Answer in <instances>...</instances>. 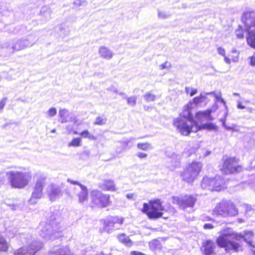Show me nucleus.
Returning a JSON list of instances; mask_svg holds the SVG:
<instances>
[{
  "instance_id": "obj_1",
  "label": "nucleus",
  "mask_w": 255,
  "mask_h": 255,
  "mask_svg": "<svg viewBox=\"0 0 255 255\" xmlns=\"http://www.w3.org/2000/svg\"><path fill=\"white\" fill-rule=\"evenodd\" d=\"M216 240L218 246L224 249L225 252L238 253L242 251V241L245 240V236L249 232L246 231L243 234L233 232H227V229L223 231Z\"/></svg>"
},
{
  "instance_id": "obj_2",
  "label": "nucleus",
  "mask_w": 255,
  "mask_h": 255,
  "mask_svg": "<svg viewBox=\"0 0 255 255\" xmlns=\"http://www.w3.org/2000/svg\"><path fill=\"white\" fill-rule=\"evenodd\" d=\"M164 210L162 202L159 199L150 200L147 203H144L141 209L142 213L145 214L150 220H156L163 218ZM167 219V217H163Z\"/></svg>"
},
{
  "instance_id": "obj_3",
  "label": "nucleus",
  "mask_w": 255,
  "mask_h": 255,
  "mask_svg": "<svg viewBox=\"0 0 255 255\" xmlns=\"http://www.w3.org/2000/svg\"><path fill=\"white\" fill-rule=\"evenodd\" d=\"M239 213L235 204L230 200L223 199L218 202L212 210V214L226 218L237 216Z\"/></svg>"
},
{
  "instance_id": "obj_4",
  "label": "nucleus",
  "mask_w": 255,
  "mask_h": 255,
  "mask_svg": "<svg viewBox=\"0 0 255 255\" xmlns=\"http://www.w3.org/2000/svg\"><path fill=\"white\" fill-rule=\"evenodd\" d=\"M202 169V164L193 161L184 168L180 173V176L184 182L192 184L199 177Z\"/></svg>"
},
{
  "instance_id": "obj_5",
  "label": "nucleus",
  "mask_w": 255,
  "mask_h": 255,
  "mask_svg": "<svg viewBox=\"0 0 255 255\" xmlns=\"http://www.w3.org/2000/svg\"><path fill=\"white\" fill-rule=\"evenodd\" d=\"M110 195L97 189L91 191L89 206L91 208H105L112 204Z\"/></svg>"
},
{
  "instance_id": "obj_6",
  "label": "nucleus",
  "mask_w": 255,
  "mask_h": 255,
  "mask_svg": "<svg viewBox=\"0 0 255 255\" xmlns=\"http://www.w3.org/2000/svg\"><path fill=\"white\" fill-rule=\"evenodd\" d=\"M242 20L248 32V35L247 37V43L251 47L255 49V12L244 13Z\"/></svg>"
},
{
  "instance_id": "obj_7",
  "label": "nucleus",
  "mask_w": 255,
  "mask_h": 255,
  "mask_svg": "<svg viewBox=\"0 0 255 255\" xmlns=\"http://www.w3.org/2000/svg\"><path fill=\"white\" fill-rule=\"evenodd\" d=\"M201 186L203 189L216 192H221L227 188L226 180L220 176H216L213 178L204 177Z\"/></svg>"
},
{
  "instance_id": "obj_8",
  "label": "nucleus",
  "mask_w": 255,
  "mask_h": 255,
  "mask_svg": "<svg viewBox=\"0 0 255 255\" xmlns=\"http://www.w3.org/2000/svg\"><path fill=\"white\" fill-rule=\"evenodd\" d=\"M9 182L12 187L22 188L26 186L31 178L30 172L9 171L6 173Z\"/></svg>"
},
{
  "instance_id": "obj_9",
  "label": "nucleus",
  "mask_w": 255,
  "mask_h": 255,
  "mask_svg": "<svg viewBox=\"0 0 255 255\" xmlns=\"http://www.w3.org/2000/svg\"><path fill=\"white\" fill-rule=\"evenodd\" d=\"M195 123H197L195 121L191 122L181 118H176L173 121V126L184 136H188L191 132H194Z\"/></svg>"
},
{
  "instance_id": "obj_10",
  "label": "nucleus",
  "mask_w": 255,
  "mask_h": 255,
  "mask_svg": "<svg viewBox=\"0 0 255 255\" xmlns=\"http://www.w3.org/2000/svg\"><path fill=\"white\" fill-rule=\"evenodd\" d=\"M239 159L235 157H230L224 160L220 170L224 175L237 174L243 170L239 164Z\"/></svg>"
},
{
  "instance_id": "obj_11",
  "label": "nucleus",
  "mask_w": 255,
  "mask_h": 255,
  "mask_svg": "<svg viewBox=\"0 0 255 255\" xmlns=\"http://www.w3.org/2000/svg\"><path fill=\"white\" fill-rule=\"evenodd\" d=\"M124 218L119 216H110L102 221L103 231L110 233L114 230L119 229L123 225Z\"/></svg>"
},
{
  "instance_id": "obj_12",
  "label": "nucleus",
  "mask_w": 255,
  "mask_h": 255,
  "mask_svg": "<svg viewBox=\"0 0 255 255\" xmlns=\"http://www.w3.org/2000/svg\"><path fill=\"white\" fill-rule=\"evenodd\" d=\"M173 202L177 204L183 210L187 208H192L196 201V197L193 195L185 194L182 197L174 196L172 197Z\"/></svg>"
},
{
  "instance_id": "obj_13",
  "label": "nucleus",
  "mask_w": 255,
  "mask_h": 255,
  "mask_svg": "<svg viewBox=\"0 0 255 255\" xmlns=\"http://www.w3.org/2000/svg\"><path fill=\"white\" fill-rule=\"evenodd\" d=\"M46 178L45 177H40L36 180L30 200L33 199H38L41 198L44 187L46 183Z\"/></svg>"
},
{
  "instance_id": "obj_14",
  "label": "nucleus",
  "mask_w": 255,
  "mask_h": 255,
  "mask_svg": "<svg viewBox=\"0 0 255 255\" xmlns=\"http://www.w3.org/2000/svg\"><path fill=\"white\" fill-rule=\"evenodd\" d=\"M216 248V244L212 240H208L202 243L201 251L203 255H214Z\"/></svg>"
},
{
  "instance_id": "obj_15",
  "label": "nucleus",
  "mask_w": 255,
  "mask_h": 255,
  "mask_svg": "<svg viewBox=\"0 0 255 255\" xmlns=\"http://www.w3.org/2000/svg\"><path fill=\"white\" fill-rule=\"evenodd\" d=\"M39 249L32 245L21 247L15 250L14 255H35Z\"/></svg>"
},
{
  "instance_id": "obj_16",
  "label": "nucleus",
  "mask_w": 255,
  "mask_h": 255,
  "mask_svg": "<svg viewBox=\"0 0 255 255\" xmlns=\"http://www.w3.org/2000/svg\"><path fill=\"white\" fill-rule=\"evenodd\" d=\"M213 111L211 109H207L204 111H199L195 113V117L197 122H202L204 121H211L213 120V118L211 116V114Z\"/></svg>"
},
{
  "instance_id": "obj_17",
  "label": "nucleus",
  "mask_w": 255,
  "mask_h": 255,
  "mask_svg": "<svg viewBox=\"0 0 255 255\" xmlns=\"http://www.w3.org/2000/svg\"><path fill=\"white\" fill-rule=\"evenodd\" d=\"M190 103H187L183 107L182 113L179 115L178 118L188 120L191 122H194V120L192 113L193 106L190 105Z\"/></svg>"
},
{
  "instance_id": "obj_18",
  "label": "nucleus",
  "mask_w": 255,
  "mask_h": 255,
  "mask_svg": "<svg viewBox=\"0 0 255 255\" xmlns=\"http://www.w3.org/2000/svg\"><path fill=\"white\" fill-rule=\"evenodd\" d=\"M118 241L128 248H130L133 245V242L125 233H120L117 236Z\"/></svg>"
},
{
  "instance_id": "obj_19",
  "label": "nucleus",
  "mask_w": 255,
  "mask_h": 255,
  "mask_svg": "<svg viewBox=\"0 0 255 255\" xmlns=\"http://www.w3.org/2000/svg\"><path fill=\"white\" fill-rule=\"evenodd\" d=\"M61 194V191L59 187H56L53 184L50 185V191L48 196L51 201H54Z\"/></svg>"
},
{
  "instance_id": "obj_20",
  "label": "nucleus",
  "mask_w": 255,
  "mask_h": 255,
  "mask_svg": "<svg viewBox=\"0 0 255 255\" xmlns=\"http://www.w3.org/2000/svg\"><path fill=\"white\" fill-rule=\"evenodd\" d=\"M82 191L78 194V201L81 204L88 201V189L86 186L81 188Z\"/></svg>"
},
{
  "instance_id": "obj_21",
  "label": "nucleus",
  "mask_w": 255,
  "mask_h": 255,
  "mask_svg": "<svg viewBox=\"0 0 255 255\" xmlns=\"http://www.w3.org/2000/svg\"><path fill=\"white\" fill-rule=\"evenodd\" d=\"M105 191L116 190V185L112 180H105L102 185L101 186Z\"/></svg>"
},
{
  "instance_id": "obj_22",
  "label": "nucleus",
  "mask_w": 255,
  "mask_h": 255,
  "mask_svg": "<svg viewBox=\"0 0 255 255\" xmlns=\"http://www.w3.org/2000/svg\"><path fill=\"white\" fill-rule=\"evenodd\" d=\"M216 128V126L215 125L209 123V124H204L201 125H199L197 123H195V129H194V132H196L199 130L207 129H214Z\"/></svg>"
},
{
  "instance_id": "obj_23",
  "label": "nucleus",
  "mask_w": 255,
  "mask_h": 255,
  "mask_svg": "<svg viewBox=\"0 0 255 255\" xmlns=\"http://www.w3.org/2000/svg\"><path fill=\"white\" fill-rule=\"evenodd\" d=\"M100 56L105 59H111L113 56L112 52L106 47L102 46L99 49Z\"/></svg>"
},
{
  "instance_id": "obj_24",
  "label": "nucleus",
  "mask_w": 255,
  "mask_h": 255,
  "mask_svg": "<svg viewBox=\"0 0 255 255\" xmlns=\"http://www.w3.org/2000/svg\"><path fill=\"white\" fill-rule=\"evenodd\" d=\"M68 111L66 109H61L59 110V121L61 123H67L68 121L69 117Z\"/></svg>"
},
{
  "instance_id": "obj_25",
  "label": "nucleus",
  "mask_w": 255,
  "mask_h": 255,
  "mask_svg": "<svg viewBox=\"0 0 255 255\" xmlns=\"http://www.w3.org/2000/svg\"><path fill=\"white\" fill-rule=\"evenodd\" d=\"M79 134L81 137L87 138L90 140H96L97 139V136L91 134L88 129H85L82 131Z\"/></svg>"
},
{
  "instance_id": "obj_26",
  "label": "nucleus",
  "mask_w": 255,
  "mask_h": 255,
  "mask_svg": "<svg viewBox=\"0 0 255 255\" xmlns=\"http://www.w3.org/2000/svg\"><path fill=\"white\" fill-rule=\"evenodd\" d=\"M205 99V96L200 95L199 96L194 97L192 100L189 101L188 103H190V105L192 106H193L194 105L197 106L198 105L202 103Z\"/></svg>"
},
{
  "instance_id": "obj_27",
  "label": "nucleus",
  "mask_w": 255,
  "mask_h": 255,
  "mask_svg": "<svg viewBox=\"0 0 255 255\" xmlns=\"http://www.w3.org/2000/svg\"><path fill=\"white\" fill-rule=\"evenodd\" d=\"M8 249V246L5 239L1 236H0V252H6Z\"/></svg>"
},
{
  "instance_id": "obj_28",
  "label": "nucleus",
  "mask_w": 255,
  "mask_h": 255,
  "mask_svg": "<svg viewBox=\"0 0 255 255\" xmlns=\"http://www.w3.org/2000/svg\"><path fill=\"white\" fill-rule=\"evenodd\" d=\"M82 139L81 137H75L73 138L71 141L68 143V146L77 147L81 145Z\"/></svg>"
},
{
  "instance_id": "obj_29",
  "label": "nucleus",
  "mask_w": 255,
  "mask_h": 255,
  "mask_svg": "<svg viewBox=\"0 0 255 255\" xmlns=\"http://www.w3.org/2000/svg\"><path fill=\"white\" fill-rule=\"evenodd\" d=\"M106 118L104 117L99 116L96 118L95 121L94 123L95 125L102 126L106 124Z\"/></svg>"
},
{
  "instance_id": "obj_30",
  "label": "nucleus",
  "mask_w": 255,
  "mask_h": 255,
  "mask_svg": "<svg viewBox=\"0 0 255 255\" xmlns=\"http://www.w3.org/2000/svg\"><path fill=\"white\" fill-rule=\"evenodd\" d=\"M137 147L140 150H147L150 147V144L148 142L138 143L137 144Z\"/></svg>"
},
{
  "instance_id": "obj_31",
  "label": "nucleus",
  "mask_w": 255,
  "mask_h": 255,
  "mask_svg": "<svg viewBox=\"0 0 255 255\" xmlns=\"http://www.w3.org/2000/svg\"><path fill=\"white\" fill-rule=\"evenodd\" d=\"M144 98L147 102L154 101L156 99V96L150 92H148L144 95Z\"/></svg>"
},
{
  "instance_id": "obj_32",
  "label": "nucleus",
  "mask_w": 255,
  "mask_h": 255,
  "mask_svg": "<svg viewBox=\"0 0 255 255\" xmlns=\"http://www.w3.org/2000/svg\"><path fill=\"white\" fill-rule=\"evenodd\" d=\"M127 103L131 106H134L136 103V97L135 96H131L127 98Z\"/></svg>"
},
{
  "instance_id": "obj_33",
  "label": "nucleus",
  "mask_w": 255,
  "mask_h": 255,
  "mask_svg": "<svg viewBox=\"0 0 255 255\" xmlns=\"http://www.w3.org/2000/svg\"><path fill=\"white\" fill-rule=\"evenodd\" d=\"M185 91L187 95H189L191 97L194 96L197 93V90L196 89H190L189 87H185Z\"/></svg>"
},
{
  "instance_id": "obj_34",
  "label": "nucleus",
  "mask_w": 255,
  "mask_h": 255,
  "mask_svg": "<svg viewBox=\"0 0 255 255\" xmlns=\"http://www.w3.org/2000/svg\"><path fill=\"white\" fill-rule=\"evenodd\" d=\"M57 113V110L55 108H51L47 111L48 116L50 117H52L56 115Z\"/></svg>"
},
{
  "instance_id": "obj_35",
  "label": "nucleus",
  "mask_w": 255,
  "mask_h": 255,
  "mask_svg": "<svg viewBox=\"0 0 255 255\" xmlns=\"http://www.w3.org/2000/svg\"><path fill=\"white\" fill-rule=\"evenodd\" d=\"M171 67V64L167 61H166L164 63L159 65V67L161 70H163L164 69L170 68Z\"/></svg>"
},
{
  "instance_id": "obj_36",
  "label": "nucleus",
  "mask_w": 255,
  "mask_h": 255,
  "mask_svg": "<svg viewBox=\"0 0 255 255\" xmlns=\"http://www.w3.org/2000/svg\"><path fill=\"white\" fill-rule=\"evenodd\" d=\"M67 181L73 185H77L79 186L81 188H83V187L84 186V185H82L78 181L72 180L70 179H68Z\"/></svg>"
},
{
  "instance_id": "obj_37",
  "label": "nucleus",
  "mask_w": 255,
  "mask_h": 255,
  "mask_svg": "<svg viewBox=\"0 0 255 255\" xmlns=\"http://www.w3.org/2000/svg\"><path fill=\"white\" fill-rule=\"evenodd\" d=\"M7 100V98L4 97L0 101V112L3 109L5 105L6 101Z\"/></svg>"
},
{
  "instance_id": "obj_38",
  "label": "nucleus",
  "mask_w": 255,
  "mask_h": 255,
  "mask_svg": "<svg viewBox=\"0 0 255 255\" xmlns=\"http://www.w3.org/2000/svg\"><path fill=\"white\" fill-rule=\"evenodd\" d=\"M224 60H225V62L227 63V64H230L231 60H232L234 62L237 61L238 60V57H237L235 58H232V59H231L229 58H228L226 56H225Z\"/></svg>"
},
{
  "instance_id": "obj_39",
  "label": "nucleus",
  "mask_w": 255,
  "mask_h": 255,
  "mask_svg": "<svg viewBox=\"0 0 255 255\" xmlns=\"http://www.w3.org/2000/svg\"><path fill=\"white\" fill-rule=\"evenodd\" d=\"M236 35L239 38H242L244 37V34L242 33V30L241 28H239L236 30Z\"/></svg>"
},
{
  "instance_id": "obj_40",
  "label": "nucleus",
  "mask_w": 255,
  "mask_h": 255,
  "mask_svg": "<svg viewBox=\"0 0 255 255\" xmlns=\"http://www.w3.org/2000/svg\"><path fill=\"white\" fill-rule=\"evenodd\" d=\"M217 50L219 54L223 56L224 57L225 56L226 51L224 48L220 47L218 48Z\"/></svg>"
},
{
  "instance_id": "obj_41",
  "label": "nucleus",
  "mask_w": 255,
  "mask_h": 255,
  "mask_svg": "<svg viewBox=\"0 0 255 255\" xmlns=\"http://www.w3.org/2000/svg\"><path fill=\"white\" fill-rule=\"evenodd\" d=\"M56 219V216L54 213H53L52 215L47 219V221L49 224H51L52 222L55 221Z\"/></svg>"
},
{
  "instance_id": "obj_42",
  "label": "nucleus",
  "mask_w": 255,
  "mask_h": 255,
  "mask_svg": "<svg viewBox=\"0 0 255 255\" xmlns=\"http://www.w3.org/2000/svg\"><path fill=\"white\" fill-rule=\"evenodd\" d=\"M214 228V226L211 224H205L203 226V228L205 230L212 229Z\"/></svg>"
},
{
  "instance_id": "obj_43",
  "label": "nucleus",
  "mask_w": 255,
  "mask_h": 255,
  "mask_svg": "<svg viewBox=\"0 0 255 255\" xmlns=\"http://www.w3.org/2000/svg\"><path fill=\"white\" fill-rule=\"evenodd\" d=\"M250 64L252 66H255V53L250 57Z\"/></svg>"
},
{
  "instance_id": "obj_44",
  "label": "nucleus",
  "mask_w": 255,
  "mask_h": 255,
  "mask_svg": "<svg viewBox=\"0 0 255 255\" xmlns=\"http://www.w3.org/2000/svg\"><path fill=\"white\" fill-rule=\"evenodd\" d=\"M130 255H146L141 252L133 251L130 252Z\"/></svg>"
},
{
  "instance_id": "obj_45",
  "label": "nucleus",
  "mask_w": 255,
  "mask_h": 255,
  "mask_svg": "<svg viewBox=\"0 0 255 255\" xmlns=\"http://www.w3.org/2000/svg\"><path fill=\"white\" fill-rule=\"evenodd\" d=\"M137 156L140 158H144L146 157L147 155L145 153L139 152L137 154Z\"/></svg>"
},
{
  "instance_id": "obj_46",
  "label": "nucleus",
  "mask_w": 255,
  "mask_h": 255,
  "mask_svg": "<svg viewBox=\"0 0 255 255\" xmlns=\"http://www.w3.org/2000/svg\"><path fill=\"white\" fill-rule=\"evenodd\" d=\"M237 108L240 109H244L246 108V106H244L241 102H238Z\"/></svg>"
},
{
  "instance_id": "obj_47",
  "label": "nucleus",
  "mask_w": 255,
  "mask_h": 255,
  "mask_svg": "<svg viewBox=\"0 0 255 255\" xmlns=\"http://www.w3.org/2000/svg\"><path fill=\"white\" fill-rule=\"evenodd\" d=\"M96 255H112V254L110 253L108 254H105L103 251H101L99 253L97 254Z\"/></svg>"
},
{
  "instance_id": "obj_48",
  "label": "nucleus",
  "mask_w": 255,
  "mask_h": 255,
  "mask_svg": "<svg viewBox=\"0 0 255 255\" xmlns=\"http://www.w3.org/2000/svg\"><path fill=\"white\" fill-rule=\"evenodd\" d=\"M133 197V194L129 193L127 195V197L128 199H131Z\"/></svg>"
},
{
  "instance_id": "obj_49",
  "label": "nucleus",
  "mask_w": 255,
  "mask_h": 255,
  "mask_svg": "<svg viewBox=\"0 0 255 255\" xmlns=\"http://www.w3.org/2000/svg\"><path fill=\"white\" fill-rule=\"evenodd\" d=\"M233 95H234V96H239V94L237 93H234L233 94Z\"/></svg>"
},
{
  "instance_id": "obj_50",
  "label": "nucleus",
  "mask_w": 255,
  "mask_h": 255,
  "mask_svg": "<svg viewBox=\"0 0 255 255\" xmlns=\"http://www.w3.org/2000/svg\"><path fill=\"white\" fill-rule=\"evenodd\" d=\"M239 221L240 222H242L243 221L242 220H239Z\"/></svg>"
}]
</instances>
